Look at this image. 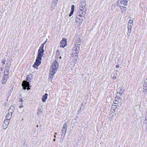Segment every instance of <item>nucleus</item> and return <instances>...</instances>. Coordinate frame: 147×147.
Here are the masks:
<instances>
[{
  "label": "nucleus",
  "mask_w": 147,
  "mask_h": 147,
  "mask_svg": "<svg viewBox=\"0 0 147 147\" xmlns=\"http://www.w3.org/2000/svg\"><path fill=\"white\" fill-rule=\"evenodd\" d=\"M59 67V64L56 60L53 63L50 69L49 73V78L51 80L55 73L57 71V69Z\"/></svg>",
  "instance_id": "f257e3e1"
},
{
  "label": "nucleus",
  "mask_w": 147,
  "mask_h": 147,
  "mask_svg": "<svg viewBox=\"0 0 147 147\" xmlns=\"http://www.w3.org/2000/svg\"><path fill=\"white\" fill-rule=\"evenodd\" d=\"M86 5L85 1H83L80 2V4L79 10L78 11H79V13L85 14L86 10Z\"/></svg>",
  "instance_id": "f03ea898"
},
{
  "label": "nucleus",
  "mask_w": 147,
  "mask_h": 147,
  "mask_svg": "<svg viewBox=\"0 0 147 147\" xmlns=\"http://www.w3.org/2000/svg\"><path fill=\"white\" fill-rule=\"evenodd\" d=\"M30 81V79L29 78V76H28L26 78V81H23L22 84L24 90L27 89L28 90H29L30 89L28 87L30 85L29 82Z\"/></svg>",
  "instance_id": "7ed1b4c3"
},
{
  "label": "nucleus",
  "mask_w": 147,
  "mask_h": 147,
  "mask_svg": "<svg viewBox=\"0 0 147 147\" xmlns=\"http://www.w3.org/2000/svg\"><path fill=\"white\" fill-rule=\"evenodd\" d=\"M80 47L77 46V45H74V47L72 49V55H78V54L80 51Z\"/></svg>",
  "instance_id": "20e7f679"
},
{
  "label": "nucleus",
  "mask_w": 147,
  "mask_h": 147,
  "mask_svg": "<svg viewBox=\"0 0 147 147\" xmlns=\"http://www.w3.org/2000/svg\"><path fill=\"white\" fill-rule=\"evenodd\" d=\"M41 59L42 58H40L39 57L38 58V57L37 56L35 64L32 66L33 67L35 68L36 65L38 66L41 64Z\"/></svg>",
  "instance_id": "39448f33"
},
{
  "label": "nucleus",
  "mask_w": 147,
  "mask_h": 147,
  "mask_svg": "<svg viewBox=\"0 0 147 147\" xmlns=\"http://www.w3.org/2000/svg\"><path fill=\"white\" fill-rule=\"evenodd\" d=\"M85 14H80L79 13V11H78L76 15V22H78L79 20L82 21L83 20V19L82 18V17H84Z\"/></svg>",
  "instance_id": "423d86ee"
},
{
  "label": "nucleus",
  "mask_w": 147,
  "mask_h": 147,
  "mask_svg": "<svg viewBox=\"0 0 147 147\" xmlns=\"http://www.w3.org/2000/svg\"><path fill=\"white\" fill-rule=\"evenodd\" d=\"M45 52L44 50V48L40 47L39 49L38 50V57L42 58L43 54Z\"/></svg>",
  "instance_id": "0eeeda50"
},
{
  "label": "nucleus",
  "mask_w": 147,
  "mask_h": 147,
  "mask_svg": "<svg viewBox=\"0 0 147 147\" xmlns=\"http://www.w3.org/2000/svg\"><path fill=\"white\" fill-rule=\"evenodd\" d=\"M9 74H6L4 73V76L2 77L1 80L2 84H4L6 82L7 78L8 77V75Z\"/></svg>",
  "instance_id": "6e6552de"
},
{
  "label": "nucleus",
  "mask_w": 147,
  "mask_h": 147,
  "mask_svg": "<svg viewBox=\"0 0 147 147\" xmlns=\"http://www.w3.org/2000/svg\"><path fill=\"white\" fill-rule=\"evenodd\" d=\"M128 1L129 0H119L117 2L119 5L127 6Z\"/></svg>",
  "instance_id": "1a4fd4ad"
},
{
  "label": "nucleus",
  "mask_w": 147,
  "mask_h": 147,
  "mask_svg": "<svg viewBox=\"0 0 147 147\" xmlns=\"http://www.w3.org/2000/svg\"><path fill=\"white\" fill-rule=\"evenodd\" d=\"M66 45V39L65 38H63L61 41L60 47L61 48H64Z\"/></svg>",
  "instance_id": "9d476101"
},
{
  "label": "nucleus",
  "mask_w": 147,
  "mask_h": 147,
  "mask_svg": "<svg viewBox=\"0 0 147 147\" xmlns=\"http://www.w3.org/2000/svg\"><path fill=\"white\" fill-rule=\"evenodd\" d=\"M9 65L8 64V63H6L4 73L6 74H9Z\"/></svg>",
  "instance_id": "9b49d317"
},
{
  "label": "nucleus",
  "mask_w": 147,
  "mask_h": 147,
  "mask_svg": "<svg viewBox=\"0 0 147 147\" xmlns=\"http://www.w3.org/2000/svg\"><path fill=\"white\" fill-rule=\"evenodd\" d=\"M72 55V57L73 58L72 61L74 64V66L75 64H76L77 63V59L78 58V55Z\"/></svg>",
  "instance_id": "f8f14e48"
},
{
  "label": "nucleus",
  "mask_w": 147,
  "mask_h": 147,
  "mask_svg": "<svg viewBox=\"0 0 147 147\" xmlns=\"http://www.w3.org/2000/svg\"><path fill=\"white\" fill-rule=\"evenodd\" d=\"M12 113L11 112H8L7 113L5 117L6 119L10 120L12 117Z\"/></svg>",
  "instance_id": "ddd939ff"
},
{
  "label": "nucleus",
  "mask_w": 147,
  "mask_h": 147,
  "mask_svg": "<svg viewBox=\"0 0 147 147\" xmlns=\"http://www.w3.org/2000/svg\"><path fill=\"white\" fill-rule=\"evenodd\" d=\"M82 40L80 39H79L78 40H77L75 43L74 45H77V46L80 47V45L81 44V41Z\"/></svg>",
  "instance_id": "4468645a"
},
{
  "label": "nucleus",
  "mask_w": 147,
  "mask_h": 147,
  "mask_svg": "<svg viewBox=\"0 0 147 147\" xmlns=\"http://www.w3.org/2000/svg\"><path fill=\"white\" fill-rule=\"evenodd\" d=\"M123 95V93L121 92H117L116 94V96L115 98L117 99L118 100H119L121 98L120 96Z\"/></svg>",
  "instance_id": "2eb2a0df"
},
{
  "label": "nucleus",
  "mask_w": 147,
  "mask_h": 147,
  "mask_svg": "<svg viewBox=\"0 0 147 147\" xmlns=\"http://www.w3.org/2000/svg\"><path fill=\"white\" fill-rule=\"evenodd\" d=\"M48 94L47 93H45V94L42 96V100L43 102H45L46 100L47 99Z\"/></svg>",
  "instance_id": "dca6fc26"
},
{
  "label": "nucleus",
  "mask_w": 147,
  "mask_h": 147,
  "mask_svg": "<svg viewBox=\"0 0 147 147\" xmlns=\"http://www.w3.org/2000/svg\"><path fill=\"white\" fill-rule=\"evenodd\" d=\"M74 5H72L71 7V10L70 12V13L69 15V17L73 15L74 11Z\"/></svg>",
  "instance_id": "f3484780"
},
{
  "label": "nucleus",
  "mask_w": 147,
  "mask_h": 147,
  "mask_svg": "<svg viewBox=\"0 0 147 147\" xmlns=\"http://www.w3.org/2000/svg\"><path fill=\"white\" fill-rule=\"evenodd\" d=\"M15 105H13L11 106L10 109L8 110V112H11L12 113L14 110L15 109Z\"/></svg>",
  "instance_id": "a211bd4d"
},
{
  "label": "nucleus",
  "mask_w": 147,
  "mask_h": 147,
  "mask_svg": "<svg viewBox=\"0 0 147 147\" xmlns=\"http://www.w3.org/2000/svg\"><path fill=\"white\" fill-rule=\"evenodd\" d=\"M67 127V125L66 123H64L63 124L62 130L64 131L65 132H66Z\"/></svg>",
  "instance_id": "6ab92c4d"
},
{
  "label": "nucleus",
  "mask_w": 147,
  "mask_h": 147,
  "mask_svg": "<svg viewBox=\"0 0 147 147\" xmlns=\"http://www.w3.org/2000/svg\"><path fill=\"white\" fill-rule=\"evenodd\" d=\"M123 5H122L121 6H120V8L121 9L122 12V13H124L126 11V7H124L123 6Z\"/></svg>",
  "instance_id": "aec40b11"
},
{
  "label": "nucleus",
  "mask_w": 147,
  "mask_h": 147,
  "mask_svg": "<svg viewBox=\"0 0 147 147\" xmlns=\"http://www.w3.org/2000/svg\"><path fill=\"white\" fill-rule=\"evenodd\" d=\"M143 89L145 91L147 90V82H144V84Z\"/></svg>",
  "instance_id": "412c9836"
},
{
  "label": "nucleus",
  "mask_w": 147,
  "mask_h": 147,
  "mask_svg": "<svg viewBox=\"0 0 147 147\" xmlns=\"http://www.w3.org/2000/svg\"><path fill=\"white\" fill-rule=\"evenodd\" d=\"M10 122V120L5 119L3 123L6 124L7 125H8L9 122Z\"/></svg>",
  "instance_id": "4be33fe9"
},
{
  "label": "nucleus",
  "mask_w": 147,
  "mask_h": 147,
  "mask_svg": "<svg viewBox=\"0 0 147 147\" xmlns=\"http://www.w3.org/2000/svg\"><path fill=\"white\" fill-rule=\"evenodd\" d=\"M42 109L40 108L39 109H38V112H37V113L38 115H40L42 113Z\"/></svg>",
  "instance_id": "5701e85b"
},
{
  "label": "nucleus",
  "mask_w": 147,
  "mask_h": 147,
  "mask_svg": "<svg viewBox=\"0 0 147 147\" xmlns=\"http://www.w3.org/2000/svg\"><path fill=\"white\" fill-rule=\"evenodd\" d=\"M8 125L6 124H5V123H3V128L4 129H5L8 126Z\"/></svg>",
  "instance_id": "b1692460"
},
{
  "label": "nucleus",
  "mask_w": 147,
  "mask_h": 147,
  "mask_svg": "<svg viewBox=\"0 0 147 147\" xmlns=\"http://www.w3.org/2000/svg\"><path fill=\"white\" fill-rule=\"evenodd\" d=\"M58 0H53V3L55 7L56 6Z\"/></svg>",
  "instance_id": "393cba45"
},
{
  "label": "nucleus",
  "mask_w": 147,
  "mask_h": 147,
  "mask_svg": "<svg viewBox=\"0 0 147 147\" xmlns=\"http://www.w3.org/2000/svg\"><path fill=\"white\" fill-rule=\"evenodd\" d=\"M119 102L117 100H116L115 101H114V102L113 103V106H117L116 105L118 104Z\"/></svg>",
  "instance_id": "a878e982"
},
{
  "label": "nucleus",
  "mask_w": 147,
  "mask_h": 147,
  "mask_svg": "<svg viewBox=\"0 0 147 147\" xmlns=\"http://www.w3.org/2000/svg\"><path fill=\"white\" fill-rule=\"evenodd\" d=\"M48 39H47L42 44L40 47L44 48V46L45 45Z\"/></svg>",
  "instance_id": "bb28decb"
},
{
  "label": "nucleus",
  "mask_w": 147,
  "mask_h": 147,
  "mask_svg": "<svg viewBox=\"0 0 147 147\" xmlns=\"http://www.w3.org/2000/svg\"><path fill=\"white\" fill-rule=\"evenodd\" d=\"M128 33H129V34H128V35H130V34L131 32V29H129V27L128 28Z\"/></svg>",
  "instance_id": "cd10ccee"
},
{
  "label": "nucleus",
  "mask_w": 147,
  "mask_h": 147,
  "mask_svg": "<svg viewBox=\"0 0 147 147\" xmlns=\"http://www.w3.org/2000/svg\"><path fill=\"white\" fill-rule=\"evenodd\" d=\"M61 131H62V135H62V134H64V136L66 134V132L65 131V132L62 129L61 130Z\"/></svg>",
  "instance_id": "c85d7f7f"
},
{
  "label": "nucleus",
  "mask_w": 147,
  "mask_h": 147,
  "mask_svg": "<svg viewBox=\"0 0 147 147\" xmlns=\"http://www.w3.org/2000/svg\"><path fill=\"white\" fill-rule=\"evenodd\" d=\"M124 91V90L122 88H121L120 89V92H123Z\"/></svg>",
  "instance_id": "c756f323"
},
{
  "label": "nucleus",
  "mask_w": 147,
  "mask_h": 147,
  "mask_svg": "<svg viewBox=\"0 0 147 147\" xmlns=\"http://www.w3.org/2000/svg\"><path fill=\"white\" fill-rule=\"evenodd\" d=\"M133 22V21L132 20H130L129 21V24H132Z\"/></svg>",
  "instance_id": "7c9ffc66"
},
{
  "label": "nucleus",
  "mask_w": 147,
  "mask_h": 147,
  "mask_svg": "<svg viewBox=\"0 0 147 147\" xmlns=\"http://www.w3.org/2000/svg\"><path fill=\"white\" fill-rule=\"evenodd\" d=\"M56 54L57 55H58L59 54V52L58 50H57L56 51Z\"/></svg>",
  "instance_id": "2f4dec72"
},
{
  "label": "nucleus",
  "mask_w": 147,
  "mask_h": 147,
  "mask_svg": "<svg viewBox=\"0 0 147 147\" xmlns=\"http://www.w3.org/2000/svg\"><path fill=\"white\" fill-rule=\"evenodd\" d=\"M5 60H3L2 61V63H3V64L2 65H3V64H5Z\"/></svg>",
  "instance_id": "473e14b6"
},
{
  "label": "nucleus",
  "mask_w": 147,
  "mask_h": 147,
  "mask_svg": "<svg viewBox=\"0 0 147 147\" xmlns=\"http://www.w3.org/2000/svg\"><path fill=\"white\" fill-rule=\"evenodd\" d=\"M19 108L20 109L22 108L23 107V106L22 105H21L19 106Z\"/></svg>",
  "instance_id": "72a5a7b5"
},
{
  "label": "nucleus",
  "mask_w": 147,
  "mask_h": 147,
  "mask_svg": "<svg viewBox=\"0 0 147 147\" xmlns=\"http://www.w3.org/2000/svg\"><path fill=\"white\" fill-rule=\"evenodd\" d=\"M129 27V29H131V28H132V26L130 25H128V28Z\"/></svg>",
  "instance_id": "f704fd0d"
},
{
  "label": "nucleus",
  "mask_w": 147,
  "mask_h": 147,
  "mask_svg": "<svg viewBox=\"0 0 147 147\" xmlns=\"http://www.w3.org/2000/svg\"><path fill=\"white\" fill-rule=\"evenodd\" d=\"M112 78L113 80H116L117 79V78L116 76H114Z\"/></svg>",
  "instance_id": "c9c22d12"
},
{
  "label": "nucleus",
  "mask_w": 147,
  "mask_h": 147,
  "mask_svg": "<svg viewBox=\"0 0 147 147\" xmlns=\"http://www.w3.org/2000/svg\"><path fill=\"white\" fill-rule=\"evenodd\" d=\"M115 116L116 115L117 116V117H118L119 116V114L118 113H116L115 114Z\"/></svg>",
  "instance_id": "e433bc0d"
},
{
  "label": "nucleus",
  "mask_w": 147,
  "mask_h": 147,
  "mask_svg": "<svg viewBox=\"0 0 147 147\" xmlns=\"http://www.w3.org/2000/svg\"><path fill=\"white\" fill-rule=\"evenodd\" d=\"M3 105L4 106H6L7 105V102H5V103H4L3 104Z\"/></svg>",
  "instance_id": "4c0bfd02"
},
{
  "label": "nucleus",
  "mask_w": 147,
  "mask_h": 147,
  "mask_svg": "<svg viewBox=\"0 0 147 147\" xmlns=\"http://www.w3.org/2000/svg\"><path fill=\"white\" fill-rule=\"evenodd\" d=\"M116 68H118L119 67V65H116Z\"/></svg>",
  "instance_id": "58836bf2"
},
{
  "label": "nucleus",
  "mask_w": 147,
  "mask_h": 147,
  "mask_svg": "<svg viewBox=\"0 0 147 147\" xmlns=\"http://www.w3.org/2000/svg\"><path fill=\"white\" fill-rule=\"evenodd\" d=\"M112 7L115 8V5H112V6H111V8H112Z\"/></svg>",
  "instance_id": "ea45409f"
},
{
  "label": "nucleus",
  "mask_w": 147,
  "mask_h": 147,
  "mask_svg": "<svg viewBox=\"0 0 147 147\" xmlns=\"http://www.w3.org/2000/svg\"><path fill=\"white\" fill-rule=\"evenodd\" d=\"M18 112L19 113H22V112L21 111H19L18 110Z\"/></svg>",
  "instance_id": "a19ab883"
},
{
  "label": "nucleus",
  "mask_w": 147,
  "mask_h": 147,
  "mask_svg": "<svg viewBox=\"0 0 147 147\" xmlns=\"http://www.w3.org/2000/svg\"><path fill=\"white\" fill-rule=\"evenodd\" d=\"M22 99H20V101L22 102Z\"/></svg>",
  "instance_id": "79ce46f5"
},
{
  "label": "nucleus",
  "mask_w": 147,
  "mask_h": 147,
  "mask_svg": "<svg viewBox=\"0 0 147 147\" xmlns=\"http://www.w3.org/2000/svg\"><path fill=\"white\" fill-rule=\"evenodd\" d=\"M53 141L54 142H55V141H56V139H54L53 140Z\"/></svg>",
  "instance_id": "37998d69"
},
{
  "label": "nucleus",
  "mask_w": 147,
  "mask_h": 147,
  "mask_svg": "<svg viewBox=\"0 0 147 147\" xmlns=\"http://www.w3.org/2000/svg\"><path fill=\"white\" fill-rule=\"evenodd\" d=\"M54 137L55 138H56V135H55L54 136Z\"/></svg>",
  "instance_id": "c03bdc74"
},
{
  "label": "nucleus",
  "mask_w": 147,
  "mask_h": 147,
  "mask_svg": "<svg viewBox=\"0 0 147 147\" xmlns=\"http://www.w3.org/2000/svg\"><path fill=\"white\" fill-rule=\"evenodd\" d=\"M3 69V68H1V70L2 71V69Z\"/></svg>",
  "instance_id": "a18cd8bd"
},
{
  "label": "nucleus",
  "mask_w": 147,
  "mask_h": 147,
  "mask_svg": "<svg viewBox=\"0 0 147 147\" xmlns=\"http://www.w3.org/2000/svg\"><path fill=\"white\" fill-rule=\"evenodd\" d=\"M57 134V133H55V134Z\"/></svg>",
  "instance_id": "49530a36"
},
{
  "label": "nucleus",
  "mask_w": 147,
  "mask_h": 147,
  "mask_svg": "<svg viewBox=\"0 0 147 147\" xmlns=\"http://www.w3.org/2000/svg\"><path fill=\"white\" fill-rule=\"evenodd\" d=\"M61 56H60V59H61Z\"/></svg>",
  "instance_id": "de8ad7c7"
},
{
  "label": "nucleus",
  "mask_w": 147,
  "mask_h": 147,
  "mask_svg": "<svg viewBox=\"0 0 147 147\" xmlns=\"http://www.w3.org/2000/svg\"><path fill=\"white\" fill-rule=\"evenodd\" d=\"M37 127H38V125H37Z\"/></svg>",
  "instance_id": "09e8293b"
}]
</instances>
